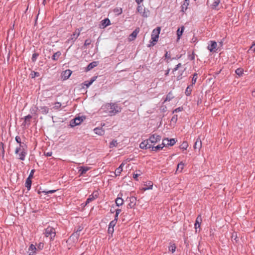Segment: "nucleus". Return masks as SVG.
I'll return each instance as SVG.
<instances>
[{"label": "nucleus", "instance_id": "obj_51", "mask_svg": "<svg viewBox=\"0 0 255 255\" xmlns=\"http://www.w3.org/2000/svg\"><path fill=\"white\" fill-rule=\"evenodd\" d=\"M140 176V174L139 173H134L133 174V178L136 180H138V177Z\"/></svg>", "mask_w": 255, "mask_h": 255}, {"label": "nucleus", "instance_id": "obj_39", "mask_svg": "<svg viewBox=\"0 0 255 255\" xmlns=\"http://www.w3.org/2000/svg\"><path fill=\"white\" fill-rule=\"evenodd\" d=\"M135 200H136L135 198L133 197L130 198V201L131 203L130 204H129V206L130 207H132V206H133L135 205L134 202H135Z\"/></svg>", "mask_w": 255, "mask_h": 255}, {"label": "nucleus", "instance_id": "obj_49", "mask_svg": "<svg viewBox=\"0 0 255 255\" xmlns=\"http://www.w3.org/2000/svg\"><path fill=\"white\" fill-rule=\"evenodd\" d=\"M169 250L170 251H171L172 253H173L175 251V250H176V246L174 244H173V245H171L169 248Z\"/></svg>", "mask_w": 255, "mask_h": 255}, {"label": "nucleus", "instance_id": "obj_60", "mask_svg": "<svg viewBox=\"0 0 255 255\" xmlns=\"http://www.w3.org/2000/svg\"><path fill=\"white\" fill-rule=\"evenodd\" d=\"M182 73H181L179 75H178L177 77V80L178 81V80H181L182 78Z\"/></svg>", "mask_w": 255, "mask_h": 255}, {"label": "nucleus", "instance_id": "obj_58", "mask_svg": "<svg viewBox=\"0 0 255 255\" xmlns=\"http://www.w3.org/2000/svg\"><path fill=\"white\" fill-rule=\"evenodd\" d=\"M38 56V54H33V55H32V60L33 61H35V59H36L37 57Z\"/></svg>", "mask_w": 255, "mask_h": 255}, {"label": "nucleus", "instance_id": "obj_61", "mask_svg": "<svg viewBox=\"0 0 255 255\" xmlns=\"http://www.w3.org/2000/svg\"><path fill=\"white\" fill-rule=\"evenodd\" d=\"M121 212V210L120 209H118L116 210V214L119 215Z\"/></svg>", "mask_w": 255, "mask_h": 255}, {"label": "nucleus", "instance_id": "obj_34", "mask_svg": "<svg viewBox=\"0 0 255 255\" xmlns=\"http://www.w3.org/2000/svg\"><path fill=\"white\" fill-rule=\"evenodd\" d=\"M118 142L116 140H113L110 143V148H113L116 147L118 145Z\"/></svg>", "mask_w": 255, "mask_h": 255}, {"label": "nucleus", "instance_id": "obj_57", "mask_svg": "<svg viewBox=\"0 0 255 255\" xmlns=\"http://www.w3.org/2000/svg\"><path fill=\"white\" fill-rule=\"evenodd\" d=\"M34 170H32L30 172V173L28 176V178H30V179H31L32 177H33V174L34 173Z\"/></svg>", "mask_w": 255, "mask_h": 255}, {"label": "nucleus", "instance_id": "obj_11", "mask_svg": "<svg viewBox=\"0 0 255 255\" xmlns=\"http://www.w3.org/2000/svg\"><path fill=\"white\" fill-rule=\"evenodd\" d=\"M83 120L81 118H76L74 121H72L70 123V125L72 127L80 125L82 122Z\"/></svg>", "mask_w": 255, "mask_h": 255}, {"label": "nucleus", "instance_id": "obj_22", "mask_svg": "<svg viewBox=\"0 0 255 255\" xmlns=\"http://www.w3.org/2000/svg\"><path fill=\"white\" fill-rule=\"evenodd\" d=\"M124 164L122 163L121 165L116 169L115 170V174L116 176H119L120 174L121 173L122 171H123V166H124Z\"/></svg>", "mask_w": 255, "mask_h": 255}, {"label": "nucleus", "instance_id": "obj_53", "mask_svg": "<svg viewBox=\"0 0 255 255\" xmlns=\"http://www.w3.org/2000/svg\"><path fill=\"white\" fill-rule=\"evenodd\" d=\"M182 110H183L182 107H178V108L175 109L174 111H173L172 113H174V112L177 113V112L182 111Z\"/></svg>", "mask_w": 255, "mask_h": 255}, {"label": "nucleus", "instance_id": "obj_26", "mask_svg": "<svg viewBox=\"0 0 255 255\" xmlns=\"http://www.w3.org/2000/svg\"><path fill=\"white\" fill-rule=\"evenodd\" d=\"M184 30V26H182L181 27V30H180V28H179L178 29V30H177V38L178 39H179L180 38L181 35L183 34Z\"/></svg>", "mask_w": 255, "mask_h": 255}, {"label": "nucleus", "instance_id": "obj_55", "mask_svg": "<svg viewBox=\"0 0 255 255\" xmlns=\"http://www.w3.org/2000/svg\"><path fill=\"white\" fill-rule=\"evenodd\" d=\"M137 10L138 12H139L140 13H141L142 12V7L141 6L138 5V7H137Z\"/></svg>", "mask_w": 255, "mask_h": 255}, {"label": "nucleus", "instance_id": "obj_46", "mask_svg": "<svg viewBox=\"0 0 255 255\" xmlns=\"http://www.w3.org/2000/svg\"><path fill=\"white\" fill-rule=\"evenodd\" d=\"M176 143V141L175 139L171 138L170 139H169V146H173Z\"/></svg>", "mask_w": 255, "mask_h": 255}, {"label": "nucleus", "instance_id": "obj_44", "mask_svg": "<svg viewBox=\"0 0 255 255\" xmlns=\"http://www.w3.org/2000/svg\"><path fill=\"white\" fill-rule=\"evenodd\" d=\"M95 81V79H93L92 80H91L90 81H85L84 82V85L85 86H86L87 87H88L89 86H90L92 83L93 82Z\"/></svg>", "mask_w": 255, "mask_h": 255}, {"label": "nucleus", "instance_id": "obj_64", "mask_svg": "<svg viewBox=\"0 0 255 255\" xmlns=\"http://www.w3.org/2000/svg\"><path fill=\"white\" fill-rule=\"evenodd\" d=\"M194 58H195L194 55V53H193L192 55L190 57V60H193L194 59Z\"/></svg>", "mask_w": 255, "mask_h": 255}, {"label": "nucleus", "instance_id": "obj_62", "mask_svg": "<svg viewBox=\"0 0 255 255\" xmlns=\"http://www.w3.org/2000/svg\"><path fill=\"white\" fill-rule=\"evenodd\" d=\"M170 69L169 68H168V69L166 71V72H165V75L166 76H168V74H169V71H170Z\"/></svg>", "mask_w": 255, "mask_h": 255}, {"label": "nucleus", "instance_id": "obj_32", "mask_svg": "<svg viewBox=\"0 0 255 255\" xmlns=\"http://www.w3.org/2000/svg\"><path fill=\"white\" fill-rule=\"evenodd\" d=\"M235 73L237 75H238L239 77H241L243 75L244 73V70L243 68H239L236 70Z\"/></svg>", "mask_w": 255, "mask_h": 255}, {"label": "nucleus", "instance_id": "obj_56", "mask_svg": "<svg viewBox=\"0 0 255 255\" xmlns=\"http://www.w3.org/2000/svg\"><path fill=\"white\" fill-rule=\"evenodd\" d=\"M43 248V244L42 243H39L38 246V248L39 249V250H42Z\"/></svg>", "mask_w": 255, "mask_h": 255}, {"label": "nucleus", "instance_id": "obj_18", "mask_svg": "<svg viewBox=\"0 0 255 255\" xmlns=\"http://www.w3.org/2000/svg\"><path fill=\"white\" fill-rule=\"evenodd\" d=\"M153 185L152 182L150 181L144 182V191L146 190L152 189Z\"/></svg>", "mask_w": 255, "mask_h": 255}, {"label": "nucleus", "instance_id": "obj_37", "mask_svg": "<svg viewBox=\"0 0 255 255\" xmlns=\"http://www.w3.org/2000/svg\"><path fill=\"white\" fill-rule=\"evenodd\" d=\"M188 146L187 141H184L180 145V148L182 149H186Z\"/></svg>", "mask_w": 255, "mask_h": 255}, {"label": "nucleus", "instance_id": "obj_43", "mask_svg": "<svg viewBox=\"0 0 255 255\" xmlns=\"http://www.w3.org/2000/svg\"><path fill=\"white\" fill-rule=\"evenodd\" d=\"M251 51L255 52V42H253L248 51L249 52Z\"/></svg>", "mask_w": 255, "mask_h": 255}, {"label": "nucleus", "instance_id": "obj_15", "mask_svg": "<svg viewBox=\"0 0 255 255\" xmlns=\"http://www.w3.org/2000/svg\"><path fill=\"white\" fill-rule=\"evenodd\" d=\"M202 147V142L199 138H198L195 141L194 145V148L195 149H198L199 150Z\"/></svg>", "mask_w": 255, "mask_h": 255}, {"label": "nucleus", "instance_id": "obj_45", "mask_svg": "<svg viewBox=\"0 0 255 255\" xmlns=\"http://www.w3.org/2000/svg\"><path fill=\"white\" fill-rule=\"evenodd\" d=\"M39 73L37 72L33 71L31 73V78H33L39 76Z\"/></svg>", "mask_w": 255, "mask_h": 255}, {"label": "nucleus", "instance_id": "obj_6", "mask_svg": "<svg viewBox=\"0 0 255 255\" xmlns=\"http://www.w3.org/2000/svg\"><path fill=\"white\" fill-rule=\"evenodd\" d=\"M99 196V193L97 191H95L93 192V193L90 195L88 198L87 199L86 204H88L90 202H92V201L95 200L98 198Z\"/></svg>", "mask_w": 255, "mask_h": 255}, {"label": "nucleus", "instance_id": "obj_33", "mask_svg": "<svg viewBox=\"0 0 255 255\" xmlns=\"http://www.w3.org/2000/svg\"><path fill=\"white\" fill-rule=\"evenodd\" d=\"M184 164L182 162L178 163V164L177 165L176 171H179L180 172H181L184 168Z\"/></svg>", "mask_w": 255, "mask_h": 255}, {"label": "nucleus", "instance_id": "obj_25", "mask_svg": "<svg viewBox=\"0 0 255 255\" xmlns=\"http://www.w3.org/2000/svg\"><path fill=\"white\" fill-rule=\"evenodd\" d=\"M32 118V116L30 115H27L24 117V125L29 126L30 124V120Z\"/></svg>", "mask_w": 255, "mask_h": 255}, {"label": "nucleus", "instance_id": "obj_31", "mask_svg": "<svg viewBox=\"0 0 255 255\" xmlns=\"http://www.w3.org/2000/svg\"><path fill=\"white\" fill-rule=\"evenodd\" d=\"M174 98V96L171 92H170L166 96V99L164 102L170 101Z\"/></svg>", "mask_w": 255, "mask_h": 255}, {"label": "nucleus", "instance_id": "obj_38", "mask_svg": "<svg viewBox=\"0 0 255 255\" xmlns=\"http://www.w3.org/2000/svg\"><path fill=\"white\" fill-rule=\"evenodd\" d=\"M56 191V190H51L47 191H38V193L40 194V193H43L45 195L47 194L48 193H54Z\"/></svg>", "mask_w": 255, "mask_h": 255}, {"label": "nucleus", "instance_id": "obj_52", "mask_svg": "<svg viewBox=\"0 0 255 255\" xmlns=\"http://www.w3.org/2000/svg\"><path fill=\"white\" fill-rule=\"evenodd\" d=\"M114 232V228L109 227L108 229V232L109 234H113Z\"/></svg>", "mask_w": 255, "mask_h": 255}, {"label": "nucleus", "instance_id": "obj_47", "mask_svg": "<svg viewBox=\"0 0 255 255\" xmlns=\"http://www.w3.org/2000/svg\"><path fill=\"white\" fill-rule=\"evenodd\" d=\"M116 224H117L116 221L113 220L110 223L109 227H111V228H114V227L116 226Z\"/></svg>", "mask_w": 255, "mask_h": 255}, {"label": "nucleus", "instance_id": "obj_42", "mask_svg": "<svg viewBox=\"0 0 255 255\" xmlns=\"http://www.w3.org/2000/svg\"><path fill=\"white\" fill-rule=\"evenodd\" d=\"M54 106L53 107V109H55V110H58L60 108L61 106V104L59 102H56L54 104Z\"/></svg>", "mask_w": 255, "mask_h": 255}, {"label": "nucleus", "instance_id": "obj_36", "mask_svg": "<svg viewBox=\"0 0 255 255\" xmlns=\"http://www.w3.org/2000/svg\"><path fill=\"white\" fill-rule=\"evenodd\" d=\"M220 2V0H214L212 6L213 9L216 8Z\"/></svg>", "mask_w": 255, "mask_h": 255}, {"label": "nucleus", "instance_id": "obj_23", "mask_svg": "<svg viewBox=\"0 0 255 255\" xmlns=\"http://www.w3.org/2000/svg\"><path fill=\"white\" fill-rule=\"evenodd\" d=\"M81 229H78L76 232L74 233L70 237L69 240H71L72 239H74L75 238H76V240H78V238L79 237V232L81 231Z\"/></svg>", "mask_w": 255, "mask_h": 255}, {"label": "nucleus", "instance_id": "obj_30", "mask_svg": "<svg viewBox=\"0 0 255 255\" xmlns=\"http://www.w3.org/2000/svg\"><path fill=\"white\" fill-rule=\"evenodd\" d=\"M25 187L27 188L28 190H29L31 187V180L30 178H27L26 179V182H25Z\"/></svg>", "mask_w": 255, "mask_h": 255}, {"label": "nucleus", "instance_id": "obj_14", "mask_svg": "<svg viewBox=\"0 0 255 255\" xmlns=\"http://www.w3.org/2000/svg\"><path fill=\"white\" fill-rule=\"evenodd\" d=\"M82 30V28H77L73 32L72 35V39H76L80 34V32Z\"/></svg>", "mask_w": 255, "mask_h": 255}, {"label": "nucleus", "instance_id": "obj_29", "mask_svg": "<svg viewBox=\"0 0 255 255\" xmlns=\"http://www.w3.org/2000/svg\"><path fill=\"white\" fill-rule=\"evenodd\" d=\"M191 86V85L188 86L185 90V94L187 96H190L191 94L192 91Z\"/></svg>", "mask_w": 255, "mask_h": 255}, {"label": "nucleus", "instance_id": "obj_19", "mask_svg": "<svg viewBox=\"0 0 255 255\" xmlns=\"http://www.w3.org/2000/svg\"><path fill=\"white\" fill-rule=\"evenodd\" d=\"M189 4V0H184L183 3L181 5V11L184 12L187 10Z\"/></svg>", "mask_w": 255, "mask_h": 255}, {"label": "nucleus", "instance_id": "obj_48", "mask_svg": "<svg viewBox=\"0 0 255 255\" xmlns=\"http://www.w3.org/2000/svg\"><path fill=\"white\" fill-rule=\"evenodd\" d=\"M164 56H165V59L166 60V62L167 63H168L169 62L168 60L169 59H170V53H168V52L167 51H166Z\"/></svg>", "mask_w": 255, "mask_h": 255}, {"label": "nucleus", "instance_id": "obj_35", "mask_svg": "<svg viewBox=\"0 0 255 255\" xmlns=\"http://www.w3.org/2000/svg\"><path fill=\"white\" fill-rule=\"evenodd\" d=\"M197 78H198V74L196 73H195L193 75L191 86H193V85H194L195 84V83L196 82Z\"/></svg>", "mask_w": 255, "mask_h": 255}, {"label": "nucleus", "instance_id": "obj_13", "mask_svg": "<svg viewBox=\"0 0 255 255\" xmlns=\"http://www.w3.org/2000/svg\"><path fill=\"white\" fill-rule=\"evenodd\" d=\"M90 167H88V166H81L80 167H79V169L78 170L79 172H80V175H84L85 174H86V173L90 169Z\"/></svg>", "mask_w": 255, "mask_h": 255}, {"label": "nucleus", "instance_id": "obj_3", "mask_svg": "<svg viewBox=\"0 0 255 255\" xmlns=\"http://www.w3.org/2000/svg\"><path fill=\"white\" fill-rule=\"evenodd\" d=\"M160 30L161 28L160 27H157L153 30L151 33L152 41L150 42V44L148 45V47L154 46L156 44V42H157Z\"/></svg>", "mask_w": 255, "mask_h": 255}, {"label": "nucleus", "instance_id": "obj_40", "mask_svg": "<svg viewBox=\"0 0 255 255\" xmlns=\"http://www.w3.org/2000/svg\"><path fill=\"white\" fill-rule=\"evenodd\" d=\"M177 117H178V116L177 115H173V116L172 117V118L171 120V123H173L174 124H176L177 121V119H178Z\"/></svg>", "mask_w": 255, "mask_h": 255}, {"label": "nucleus", "instance_id": "obj_21", "mask_svg": "<svg viewBox=\"0 0 255 255\" xmlns=\"http://www.w3.org/2000/svg\"><path fill=\"white\" fill-rule=\"evenodd\" d=\"M39 110L43 115H46L49 112V108L46 106H41L39 107Z\"/></svg>", "mask_w": 255, "mask_h": 255}, {"label": "nucleus", "instance_id": "obj_7", "mask_svg": "<svg viewBox=\"0 0 255 255\" xmlns=\"http://www.w3.org/2000/svg\"><path fill=\"white\" fill-rule=\"evenodd\" d=\"M202 219L201 215H199L196 219V221H195V225H194L196 232H197L198 229H199V231H200V225L202 222Z\"/></svg>", "mask_w": 255, "mask_h": 255}, {"label": "nucleus", "instance_id": "obj_16", "mask_svg": "<svg viewBox=\"0 0 255 255\" xmlns=\"http://www.w3.org/2000/svg\"><path fill=\"white\" fill-rule=\"evenodd\" d=\"M28 251L30 252L28 255H35L36 254V248L34 245L31 244L29 247Z\"/></svg>", "mask_w": 255, "mask_h": 255}, {"label": "nucleus", "instance_id": "obj_5", "mask_svg": "<svg viewBox=\"0 0 255 255\" xmlns=\"http://www.w3.org/2000/svg\"><path fill=\"white\" fill-rule=\"evenodd\" d=\"M45 236L46 237H48L50 240H53L55 235L56 232L55 229L51 227H48L45 231L44 233Z\"/></svg>", "mask_w": 255, "mask_h": 255}, {"label": "nucleus", "instance_id": "obj_41", "mask_svg": "<svg viewBox=\"0 0 255 255\" xmlns=\"http://www.w3.org/2000/svg\"><path fill=\"white\" fill-rule=\"evenodd\" d=\"M169 139L168 138H165L162 141V145L164 146H169Z\"/></svg>", "mask_w": 255, "mask_h": 255}, {"label": "nucleus", "instance_id": "obj_12", "mask_svg": "<svg viewBox=\"0 0 255 255\" xmlns=\"http://www.w3.org/2000/svg\"><path fill=\"white\" fill-rule=\"evenodd\" d=\"M71 74V70L69 69L66 70L62 73V77L63 79V80H67L69 78Z\"/></svg>", "mask_w": 255, "mask_h": 255}, {"label": "nucleus", "instance_id": "obj_28", "mask_svg": "<svg viewBox=\"0 0 255 255\" xmlns=\"http://www.w3.org/2000/svg\"><path fill=\"white\" fill-rule=\"evenodd\" d=\"M61 55V53L60 51H58L53 55L52 58L53 60H57Z\"/></svg>", "mask_w": 255, "mask_h": 255}, {"label": "nucleus", "instance_id": "obj_27", "mask_svg": "<svg viewBox=\"0 0 255 255\" xmlns=\"http://www.w3.org/2000/svg\"><path fill=\"white\" fill-rule=\"evenodd\" d=\"M115 202L117 206H120L123 204L124 200L122 198L118 197L116 199Z\"/></svg>", "mask_w": 255, "mask_h": 255}, {"label": "nucleus", "instance_id": "obj_17", "mask_svg": "<svg viewBox=\"0 0 255 255\" xmlns=\"http://www.w3.org/2000/svg\"><path fill=\"white\" fill-rule=\"evenodd\" d=\"M95 133L99 135H102L105 133L104 129L102 128H94Z\"/></svg>", "mask_w": 255, "mask_h": 255}, {"label": "nucleus", "instance_id": "obj_24", "mask_svg": "<svg viewBox=\"0 0 255 255\" xmlns=\"http://www.w3.org/2000/svg\"><path fill=\"white\" fill-rule=\"evenodd\" d=\"M98 64V62L94 61L90 63L87 66V70L89 71L93 69V68L96 67Z\"/></svg>", "mask_w": 255, "mask_h": 255}, {"label": "nucleus", "instance_id": "obj_50", "mask_svg": "<svg viewBox=\"0 0 255 255\" xmlns=\"http://www.w3.org/2000/svg\"><path fill=\"white\" fill-rule=\"evenodd\" d=\"M15 139L16 141L18 143H19V146H20H20H22V145H21V138H20V137L19 136H16L15 137Z\"/></svg>", "mask_w": 255, "mask_h": 255}, {"label": "nucleus", "instance_id": "obj_9", "mask_svg": "<svg viewBox=\"0 0 255 255\" xmlns=\"http://www.w3.org/2000/svg\"><path fill=\"white\" fill-rule=\"evenodd\" d=\"M111 24V22L109 19L106 18L105 19L102 20L99 24V27L100 28H105L107 26H109Z\"/></svg>", "mask_w": 255, "mask_h": 255}, {"label": "nucleus", "instance_id": "obj_8", "mask_svg": "<svg viewBox=\"0 0 255 255\" xmlns=\"http://www.w3.org/2000/svg\"><path fill=\"white\" fill-rule=\"evenodd\" d=\"M210 42L211 43L210 45H209L207 49L210 51V52H215L217 50V43L215 41H210Z\"/></svg>", "mask_w": 255, "mask_h": 255}, {"label": "nucleus", "instance_id": "obj_2", "mask_svg": "<svg viewBox=\"0 0 255 255\" xmlns=\"http://www.w3.org/2000/svg\"><path fill=\"white\" fill-rule=\"evenodd\" d=\"M161 139V136L156 134H153L150 136L148 139L146 140V143L144 144L145 149H150L152 145H155L158 141Z\"/></svg>", "mask_w": 255, "mask_h": 255}, {"label": "nucleus", "instance_id": "obj_20", "mask_svg": "<svg viewBox=\"0 0 255 255\" xmlns=\"http://www.w3.org/2000/svg\"><path fill=\"white\" fill-rule=\"evenodd\" d=\"M155 145H152V147H151V150L153 151H157L163 148V146L162 144H158L156 146H154Z\"/></svg>", "mask_w": 255, "mask_h": 255}, {"label": "nucleus", "instance_id": "obj_4", "mask_svg": "<svg viewBox=\"0 0 255 255\" xmlns=\"http://www.w3.org/2000/svg\"><path fill=\"white\" fill-rule=\"evenodd\" d=\"M15 153L17 155L19 159L24 160L27 154V151L24 148L23 146L20 145L15 148Z\"/></svg>", "mask_w": 255, "mask_h": 255}, {"label": "nucleus", "instance_id": "obj_1", "mask_svg": "<svg viewBox=\"0 0 255 255\" xmlns=\"http://www.w3.org/2000/svg\"><path fill=\"white\" fill-rule=\"evenodd\" d=\"M121 111V108L116 103H110L104 104L100 110L101 114L112 116Z\"/></svg>", "mask_w": 255, "mask_h": 255}, {"label": "nucleus", "instance_id": "obj_10", "mask_svg": "<svg viewBox=\"0 0 255 255\" xmlns=\"http://www.w3.org/2000/svg\"><path fill=\"white\" fill-rule=\"evenodd\" d=\"M139 31V30L138 28L135 29L132 32V33L129 35L128 38V40L129 41L134 40L135 39V38L136 37Z\"/></svg>", "mask_w": 255, "mask_h": 255}, {"label": "nucleus", "instance_id": "obj_54", "mask_svg": "<svg viewBox=\"0 0 255 255\" xmlns=\"http://www.w3.org/2000/svg\"><path fill=\"white\" fill-rule=\"evenodd\" d=\"M91 43V40L86 39L85 41L84 45L87 46L88 45H89Z\"/></svg>", "mask_w": 255, "mask_h": 255}, {"label": "nucleus", "instance_id": "obj_59", "mask_svg": "<svg viewBox=\"0 0 255 255\" xmlns=\"http://www.w3.org/2000/svg\"><path fill=\"white\" fill-rule=\"evenodd\" d=\"M45 154L47 156H51L52 154V152H47L46 153H45Z\"/></svg>", "mask_w": 255, "mask_h": 255}, {"label": "nucleus", "instance_id": "obj_63", "mask_svg": "<svg viewBox=\"0 0 255 255\" xmlns=\"http://www.w3.org/2000/svg\"><path fill=\"white\" fill-rule=\"evenodd\" d=\"M179 68L176 66V67L173 69L172 73H174V72L176 71Z\"/></svg>", "mask_w": 255, "mask_h": 255}]
</instances>
